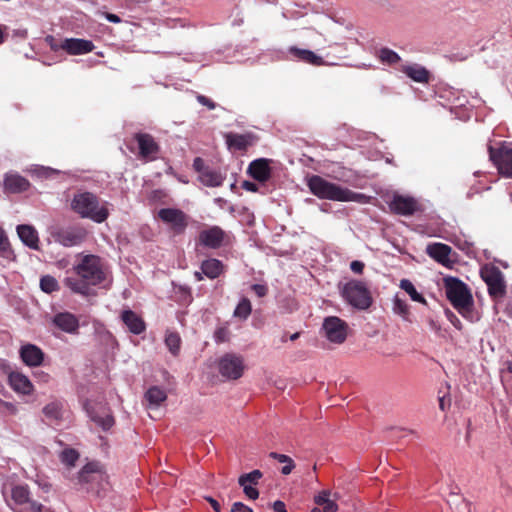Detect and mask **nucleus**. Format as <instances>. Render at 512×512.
<instances>
[{"instance_id":"4d7b16f0","label":"nucleus","mask_w":512,"mask_h":512,"mask_svg":"<svg viewBox=\"0 0 512 512\" xmlns=\"http://www.w3.org/2000/svg\"><path fill=\"white\" fill-rule=\"evenodd\" d=\"M322 507L323 512H335L337 510V504L330 499Z\"/></svg>"},{"instance_id":"9d476101","label":"nucleus","mask_w":512,"mask_h":512,"mask_svg":"<svg viewBox=\"0 0 512 512\" xmlns=\"http://www.w3.org/2000/svg\"><path fill=\"white\" fill-rule=\"evenodd\" d=\"M158 218L167 224L175 235L184 233L188 226L189 217L182 210L176 208H162L158 211Z\"/></svg>"},{"instance_id":"2f4dec72","label":"nucleus","mask_w":512,"mask_h":512,"mask_svg":"<svg viewBox=\"0 0 512 512\" xmlns=\"http://www.w3.org/2000/svg\"><path fill=\"white\" fill-rule=\"evenodd\" d=\"M145 398L150 405L158 407L162 402L167 399L166 392L158 386H152L145 393Z\"/></svg>"},{"instance_id":"412c9836","label":"nucleus","mask_w":512,"mask_h":512,"mask_svg":"<svg viewBox=\"0 0 512 512\" xmlns=\"http://www.w3.org/2000/svg\"><path fill=\"white\" fill-rule=\"evenodd\" d=\"M8 382L10 387L18 394L31 395L34 391V386L30 379L21 372H11L8 375Z\"/></svg>"},{"instance_id":"4be33fe9","label":"nucleus","mask_w":512,"mask_h":512,"mask_svg":"<svg viewBox=\"0 0 512 512\" xmlns=\"http://www.w3.org/2000/svg\"><path fill=\"white\" fill-rule=\"evenodd\" d=\"M270 162L271 160L266 158L256 159L249 164L248 173L253 179L266 182L271 177Z\"/></svg>"},{"instance_id":"052dcab7","label":"nucleus","mask_w":512,"mask_h":512,"mask_svg":"<svg viewBox=\"0 0 512 512\" xmlns=\"http://www.w3.org/2000/svg\"><path fill=\"white\" fill-rule=\"evenodd\" d=\"M427 322H428L430 329L435 331L436 333H438L441 330V325L439 324V322L437 320H435L433 318H429Z\"/></svg>"},{"instance_id":"393cba45","label":"nucleus","mask_w":512,"mask_h":512,"mask_svg":"<svg viewBox=\"0 0 512 512\" xmlns=\"http://www.w3.org/2000/svg\"><path fill=\"white\" fill-rule=\"evenodd\" d=\"M53 323L62 331L76 333L79 329V321L75 315L69 312L58 313L53 318Z\"/></svg>"},{"instance_id":"bb28decb","label":"nucleus","mask_w":512,"mask_h":512,"mask_svg":"<svg viewBox=\"0 0 512 512\" xmlns=\"http://www.w3.org/2000/svg\"><path fill=\"white\" fill-rule=\"evenodd\" d=\"M202 273L209 279H216L225 271L222 261L216 258L206 259L201 263Z\"/></svg>"},{"instance_id":"603ef678","label":"nucleus","mask_w":512,"mask_h":512,"mask_svg":"<svg viewBox=\"0 0 512 512\" xmlns=\"http://www.w3.org/2000/svg\"><path fill=\"white\" fill-rule=\"evenodd\" d=\"M231 512H253V510L242 502H235L232 504Z\"/></svg>"},{"instance_id":"79ce46f5","label":"nucleus","mask_w":512,"mask_h":512,"mask_svg":"<svg viewBox=\"0 0 512 512\" xmlns=\"http://www.w3.org/2000/svg\"><path fill=\"white\" fill-rule=\"evenodd\" d=\"M379 58L382 62L388 63L390 65L400 61V56L389 48H382L380 50Z\"/></svg>"},{"instance_id":"7c9ffc66","label":"nucleus","mask_w":512,"mask_h":512,"mask_svg":"<svg viewBox=\"0 0 512 512\" xmlns=\"http://www.w3.org/2000/svg\"><path fill=\"white\" fill-rule=\"evenodd\" d=\"M42 411L49 421L57 422L62 419L63 405L59 401H53L46 404Z\"/></svg>"},{"instance_id":"69168bd1","label":"nucleus","mask_w":512,"mask_h":512,"mask_svg":"<svg viewBox=\"0 0 512 512\" xmlns=\"http://www.w3.org/2000/svg\"><path fill=\"white\" fill-rule=\"evenodd\" d=\"M3 405L9 409L12 413L16 412V407L12 403L4 402Z\"/></svg>"},{"instance_id":"a18cd8bd","label":"nucleus","mask_w":512,"mask_h":512,"mask_svg":"<svg viewBox=\"0 0 512 512\" xmlns=\"http://www.w3.org/2000/svg\"><path fill=\"white\" fill-rule=\"evenodd\" d=\"M240 486L243 488V492L248 499L256 500L259 497V491L253 485L243 484Z\"/></svg>"},{"instance_id":"f8f14e48","label":"nucleus","mask_w":512,"mask_h":512,"mask_svg":"<svg viewBox=\"0 0 512 512\" xmlns=\"http://www.w3.org/2000/svg\"><path fill=\"white\" fill-rule=\"evenodd\" d=\"M388 206L392 213L401 216H412L422 211V205L414 197L400 194H394Z\"/></svg>"},{"instance_id":"5fc2aeb1","label":"nucleus","mask_w":512,"mask_h":512,"mask_svg":"<svg viewBox=\"0 0 512 512\" xmlns=\"http://www.w3.org/2000/svg\"><path fill=\"white\" fill-rule=\"evenodd\" d=\"M364 263L358 260L352 261L350 264V268L354 273L361 274L364 270Z\"/></svg>"},{"instance_id":"20e7f679","label":"nucleus","mask_w":512,"mask_h":512,"mask_svg":"<svg viewBox=\"0 0 512 512\" xmlns=\"http://www.w3.org/2000/svg\"><path fill=\"white\" fill-rule=\"evenodd\" d=\"M444 288L447 299L466 319L472 321L474 300L468 286L456 277H445Z\"/></svg>"},{"instance_id":"9b49d317","label":"nucleus","mask_w":512,"mask_h":512,"mask_svg":"<svg viewBox=\"0 0 512 512\" xmlns=\"http://www.w3.org/2000/svg\"><path fill=\"white\" fill-rule=\"evenodd\" d=\"M244 368L243 357L234 353H227L219 360V372L227 379H239L243 375Z\"/></svg>"},{"instance_id":"423d86ee","label":"nucleus","mask_w":512,"mask_h":512,"mask_svg":"<svg viewBox=\"0 0 512 512\" xmlns=\"http://www.w3.org/2000/svg\"><path fill=\"white\" fill-rule=\"evenodd\" d=\"M488 152L499 174L512 178V143L501 142L499 147L489 145Z\"/></svg>"},{"instance_id":"c03bdc74","label":"nucleus","mask_w":512,"mask_h":512,"mask_svg":"<svg viewBox=\"0 0 512 512\" xmlns=\"http://www.w3.org/2000/svg\"><path fill=\"white\" fill-rule=\"evenodd\" d=\"M230 338V331L227 327H218L214 332V339L217 343L227 342Z\"/></svg>"},{"instance_id":"4468645a","label":"nucleus","mask_w":512,"mask_h":512,"mask_svg":"<svg viewBox=\"0 0 512 512\" xmlns=\"http://www.w3.org/2000/svg\"><path fill=\"white\" fill-rule=\"evenodd\" d=\"M133 139L138 144V156L140 158L145 159L146 161H153L157 159L160 146L152 135L139 132L134 134Z\"/></svg>"},{"instance_id":"8fccbe9b","label":"nucleus","mask_w":512,"mask_h":512,"mask_svg":"<svg viewBox=\"0 0 512 512\" xmlns=\"http://www.w3.org/2000/svg\"><path fill=\"white\" fill-rule=\"evenodd\" d=\"M193 168L199 175H201L209 167L205 165V162L202 158L196 157L193 161Z\"/></svg>"},{"instance_id":"5701e85b","label":"nucleus","mask_w":512,"mask_h":512,"mask_svg":"<svg viewBox=\"0 0 512 512\" xmlns=\"http://www.w3.org/2000/svg\"><path fill=\"white\" fill-rule=\"evenodd\" d=\"M11 501L13 502L12 506L10 503L9 506L14 510H21L25 505L31 506V502H35L30 498V491L27 485H15L11 488Z\"/></svg>"},{"instance_id":"a19ab883","label":"nucleus","mask_w":512,"mask_h":512,"mask_svg":"<svg viewBox=\"0 0 512 512\" xmlns=\"http://www.w3.org/2000/svg\"><path fill=\"white\" fill-rule=\"evenodd\" d=\"M40 288L45 293H52L59 289V285L54 277L45 275L40 279Z\"/></svg>"},{"instance_id":"aec40b11","label":"nucleus","mask_w":512,"mask_h":512,"mask_svg":"<svg viewBox=\"0 0 512 512\" xmlns=\"http://www.w3.org/2000/svg\"><path fill=\"white\" fill-rule=\"evenodd\" d=\"M4 192L18 194L30 188V182L18 173H6L4 176Z\"/></svg>"},{"instance_id":"49530a36","label":"nucleus","mask_w":512,"mask_h":512,"mask_svg":"<svg viewBox=\"0 0 512 512\" xmlns=\"http://www.w3.org/2000/svg\"><path fill=\"white\" fill-rule=\"evenodd\" d=\"M9 241L5 231L0 227V256L4 255L9 250Z\"/></svg>"},{"instance_id":"f704fd0d","label":"nucleus","mask_w":512,"mask_h":512,"mask_svg":"<svg viewBox=\"0 0 512 512\" xmlns=\"http://www.w3.org/2000/svg\"><path fill=\"white\" fill-rule=\"evenodd\" d=\"M89 415L91 420L100 426L104 431L109 430L115 423L113 416L110 414H105L102 416L94 412H89Z\"/></svg>"},{"instance_id":"680f3d73","label":"nucleus","mask_w":512,"mask_h":512,"mask_svg":"<svg viewBox=\"0 0 512 512\" xmlns=\"http://www.w3.org/2000/svg\"><path fill=\"white\" fill-rule=\"evenodd\" d=\"M205 500L211 505L215 512H219L220 504L218 503L217 500L210 496L205 497Z\"/></svg>"},{"instance_id":"a211bd4d","label":"nucleus","mask_w":512,"mask_h":512,"mask_svg":"<svg viewBox=\"0 0 512 512\" xmlns=\"http://www.w3.org/2000/svg\"><path fill=\"white\" fill-rule=\"evenodd\" d=\"M60 47L70 55H82L92 52L95 46L90 40L66 38L60 43Z\"/></svg>"},{"instance_id":"c9c22d12","label":"nucleus","mask_w":512,"mask_h":512,"mask_svg":"<svg viewBox=\"0 0 512 512\" xmlns=\"http://www.w3.org/2000/svg\"><path fill=\"white\" fill-rule=\"evenodd\" d=\"M252 311L251 302L248 298H242L234 310V316L246 320Z\"/></svg>"},{"instance_id":"338daca9","label":"nucleus","mask_w":512,"mask_h":512,"mask_svg":"<svg viewBox=\"0 0 512 512\" xmlns=\"http://www.w3.org/2000/svg\"><path fill=\"white\" fill-rule=\"evenodd\" d=\"M203 276H204V274L202 273V271L201 272H199V271H195L194 272V277H195V279L197 281H202L204 279Z\"/></svg>"},{"instance_id":"4c0bfd02","label":"nucleus","mask_w":512,"mask_h":512,"mask_svg":"<svg viewBox=\"0 0 512 512\" xmlns=\"http://www.w3.org/2000/svg\"><path fill=\"white\" fill-rule=\"evenodd\" d=\"M269 456L273 459L278 460L280 463H286V465L283 466L281 469V472L284 475L290 474L295 467L294 461L287 455L279 454L277 452H271Z\"/></svg>"},{"instance_id":"2eb2a0df","label":"nucleus","mask_w":512,"mask_h":512,"mask_svg":"<svg viewBox=\"0 0 512 512\" xmlns=\"http://www.w3.org/2000/svg\"><path fill=\"white\" fill-rule=\"evenodd\" d=\"M227 233L219 226H211L199 232L198 243L210 249H218L227 239Z\"/></svg>"},{"instance_id":"cd10ccee","label":"nucleus","mask_w":512,"mask_h":512,"mask_svg":"<svg viewBox=\"0 0 512 512\" xmlns=\"http://www.w3.org/2000/svg\"><path fill=\"white\" fill-rule=\"evenodd\" d=\"M290 53L297 58L299 61L311 64L313 66H321L324 64L322 57L316 55L313 51L307 49H300L297 47H291Z\"/></svg>"},{"instance_id":"7ed1b4c3","label":"nucleus","mask_w":512,"mask_h":512,"mask_svg":"<svg viewBox=\"0 0 512 512\" xmlns=\"http://www.w3.org/2000/svg\"><path fill=\"white\" fill-rule=\"evenodd\" d=\"M71 209L81 218L91 219L96 223H102L109 217L107 202L101 203L99 197L89 191L75 193L71 200Z\"/></svg>"},{"instance_id":"de8ad7c7","label":"nucleus","mask_w":512,"mask_h":512,"mask_svg":"<svg viewBox=\"0 0 512 512\" xmlns=\"http://www.w3.org/2000/svg\"><path fill=\"white\" fill-rule=\"evenodd\" d=\"M196 99L201 105L206 106L209 110H214L217 106L213 100L206 97L205 95L198 94Z\"/></svg>"},{"instance_id":"f03ea898","label":"nucleus","mask_w":512,"mask_h":512,"mask_svg":"<svg viewBox=\"0 0 512 512\" xmlns=\"http://www.w3.org/2000/svg\"><path fill=\"white\" fill-rule=\"evenodd\" d=\"M311 193L320 199L339 202L367 203L369 197L362 193L354 192L348 188L327 181L321 176L313 175L307 183Z\"/></svg>"},{"instance_id":"13d9d810","label":"nucleus","mask_w":512,"mask_h":512,"mask_svg":"<svg viewBox=\"0 0 512 512\" xmlns=\"http://www.w3.org/2000/svg\"><path fill=\"white\" fill-rule=\"evenodd\" d=\"M272 508L275 512H287L285 503L280 500L275 501Z\"/></svg>"},{"instance_id":"6e6d98bb","label":"nucleus","mask_w":512,"mask_h":512,"mask_svg":"<svg viewBox=\"0 0 512 512\" xmlns=\"http://www.w3.org/2000/svg\"><path fill=\"white\" fill-rule=\"evenodd\" d=\"M35 378L37 379L38 382H41V383H47L49 382L50 380V375L44 371H37L35 374H34Z\"/></svg>"},{"instance_id":"6ab92c4d","label":"nucleus","mask_w":512,"mask_h":512,"mask_svg":"<svg viewBox=\"0 0 512 512\" xmlns=\"http://www.w3.org/2000/svg\"><path fill=\"white\" fill-rule=\"evenodd\" d=\"M426 253L439 264L451 267L453 261L450 259L452 248L444 243H432L426 248Z\"/></svg>"},{"instance_id":"bf43d9fd","label":"nucleus","mask_w":512,"mask_h":512,"mask_svg":"<svg viewBox=\"0 0 512 512\" xmlns=\"http://www.w3.org/2000/svg\"><path fill=\"white\" fill-rule=\"evenodd\" d=\"M243 189L250 191V192H257L258 191V185L256 183L250 182V181H244L242 184Z\"/></svg>"},{"instance_id":"6e6552de","label":"nucleus","mask_w":512,"mask_h":512,"mask_svg":"<svg viewBox=\"0 0 512 512\" xmlns=\"http://www.w3.org/2000/svg\"><path fill=\"white\" fill-rule=\"evenodd\" d=\"M481 277L488 287L489 295L493 299H502L506 295V282L499 268L485 266L481 269Z\"/></svg>"},{"instance_id":"1a4fd4ad","label":"nucleus","mask_w":512,"mask_h":512,"mask_svg":"<svg viewBox=\"0 0 512 512\" xmlns=\"http://www.w3.org/2000/svg\"><path fill=\"white\" fill-rule=\"evenodd\" d=\"M55 242L64 247L82 244L88 237V230L80 225L58 228L51 233Z\"/></svg>"},{"instance_id":"e2e57ef3","label":"nucleus","mask_w":512,"mask_h":512,"mask_svg":"<svg viewBox=\"0 0 512 512\" xmlns=\"http://www.w3.org/2000/svg\"><path fill=\"white\" fill-rule=\"evenodd\" d=\"M104 16L111 23H120L121 22L120 17L116 14L105 12Z\"/></svg>"},{"instance_id":"0e129e2a","label":"nucleus","mask_w":512,"mask_h":512,"mask_svg":"<svg viewBox=\"0 0 512 512\" xmlns=\"http://www.w3.org/2000/svg\"><path fill=\"white\" fill-rule=\"evenodd\" d=\"M46 41L49 43L51 50L58 51L61 49L60 44H57L53 36H48Z\"/></svg>"},{"instance_id":"a878e982","label":"nucleus","mask_w":512,"mask_h":512,"mask_svg":"<svg viewBox=\"0 0 512 512\" xmlns=\"http://www.w3.org/2000/svg\"><path fill=\"white\" fill-rule=\"evenodd\" d=\"M17 234L26 246L34 250H39V236L33 226L26 224L18 225Z\"/></svg>"},{"instance_id":"3c124183","label":"nucleus","mask_w":512,"mask_h":512,"mask_svg":"<svg viewBox=\"0 0 512 512\" xmlns=\"http://www.w3.org/2000/svg\"><path fill=\"white\" fill-rule=\"evenodd\" d=\"M251 289L258 297H264L268 293V287L262 284H253Z\"/></svg>"},{"instance_id":"dca6fc26","label":"nucleus","mask_w":512,"mask_h":512,"mask_svg":"<svg viewBox=\"0 0 512 512\" xmlns=\"http://www.w3.org/2000/svg\"><path fill=\"white\" fill-rule=\"evenodd\" d=\"M226 145L231 151H246L258 141V136L252 132L238 134L229 132L224 135Z\"/></svg>"},{"instance_id":"37998d69","label":"nucleus","mask_w":512,"mask_h":512,"mask_svg":"<svg viewBox=\"0 0 512 512\" xmlns=\"http://www.w3.org/2000/svg\"><path fill=\"white\" fill-rule=\"evenodd\" d=\"M15 512H53L50 508L45 507L41 503L35 501L31 502V506H25V508L21 510H16L14 508Z\"/></svg>"},{"instance_id":"0eeeda50","label":"nucleus","mask_w":512,"mask_h":512,"mask_svg":"<svg viewBox=\"0 0 512 512\" xmlns=\"http://www.w3.org/2000/svg\"><path fill=\"white\" fill-rule=\"evenodd\" d=\"M79 482L88 484L87 490L99 493V488L103 489L107 482V475L99 462H89L80 470Z\"/></svg>"},{"instance_id":"f257e3e1","label":"nucleus","mask_w":512,"mask_h":512,"mask_svg":"<svg viewBox=\"0 0 512 512\" xmlns=\"http://www.w3.org/2000/svg\"><path fill=\"white\" fill-rule=\"evenodd\" d=\"M75 276L66 277L64 284L77 294L88 296L91 287L106 280V270L102 259L93 254L85 255L73 268Z\"/></svg>"},{"instance_id":"f3484780","label":"nucleus","mask_w":512,"mask_h":512,"mask_svg":"<svg viewBox=\"0 0 512 512\" xmlns=\"http://www.w3.org/2000/svg\"><path fill=\"white\" fill-rule=\"evenodd\" d=\"M21 360L26 366L38 367L44 361V352L38 346L27 343L21 346L19 350Z\"/></svg>"},{"instance_id":"c85d7f7f","label":"nucleus","mask_w":512,"mask_h":512,"mask_svg":"<svg viewBox=\"0 0 512 512\" xmlns=\"http://www.w3.org/2000/svg\"><path fill=\"white\" fill-rule=\"evenodd\" d=\"M402 72L418 83H428L430 79L429 71L417 64L403 66Z\"/></svg>"},{"instance_id":"b1692460","label":"nucleus","mask_w":512,"mask_h":512,"mask_svg":"<svg viewBox=\"0 0 512 512\" xmlns=\"http://www.w3.org/2000/svg\"><path fill=\"white\" fill-rule=\"evenodd\" d=\"M121 320L127 326L129 331L135 335H139L146 330L144 320L130 309L122 311Z\"/></svg>"},{"instance_id":"09e8293b","label":"nucleus","mask_w":512,"mask_h":512,"mask_svg":"<svg viewBox=\"0 0 512 512\" xmlns=\"http://www.w3.org/2000/svg\"><path fill=\"white\" fill-rule=\"evenodd\" d=\"M446 317L450 321V323L457 329L462 330L463 325L460 319L450 310L446 311Z\"/></svg>"},{"instance_id":"864d4df0","label":"nucleus","mask_w":512,"mask_h":512,"mask_svg":"<svg viewBox=\"0 0 512 512\" xmlns=\"http://www.w3.org/2000/svg\"><path fill=\"white\" fill-rule=\"evenodd\" d=\"M329 500V492L322 491L315 497V503L319 506H323Z\"/></svg>"},{"instance_id":"774afa93","label":"nucleus","mask_w":512,"mask_h":512,"mask_svg":"<svg viewBox=\"0 0 512 512\" xmlns=\"http://www.w3.org/2000/svg\"><path fill=\"white\" fill-rule=\"evenodd\" d=\"M439 407L442 411L445 410V402H444V397H441L439 398Z\"/></svg>"},{"instance_id":"e433bc0d","label":"nucleus","mask_w":512,"mask_h":512,"mask_svg":"<svg viewBox=\"0 0 512 512\" xmlns=\"http://www.w3.org/2000/svg\"><path fill=\"white\" fill-rule=\"evenodd\" d=\"M393 311L401 316L404 320L410 321V309L405 300L396 296L393 301Z\"/></svg>"},{"instance_id":"ea45409f","label":"nucleus","mask_w":512,"mask_h":512,"mask_svg":"<svg viewBox=\"0 0 512 512\" xmlns=\"http://www.w3.org/2000/svg\"><path fill=\"white\" fill-rule=\"evenodd\" d=\"M60 459L62 463L69 467H72L79 459V453L73 448H67L61 452Z\"/></svg>"},{"instance_id":"473e14b6","label":"nucleus","mask_w":512,"mask_h":512,"mask_svg":"<svg viewBox=\"0 0 512 512\" xmlns=\"http://www.w3.org/2000/svg\"><path fill=\"white\" fill-rule=\"evenodd\" d=\"M400 288L403 289L410 297L413 301L415 302H419V303H422V304H426V299L423 297L422 294H420L415 286L413 285V283L408 280V279H402L400 281Z\"/></svg>"},{"instance_id":"39448f33","label":"nucleus","mask_w":512,"mask_h":512,"mask_svg":"<svg viewBox=\"0 0 512 512\" xmlns=\"http://www.w3.org/2000/svg\"><path fill=\"white\" fill-rule=\"evenodd\" d=\"M342 296L351 306L359 310H367L373 303L369 288L359 280L348 281L343 286Z\"/></svg>"},{"instance_id":"58836bf2","label":"nucleus","mask_w":512,"mask_h":512,"mask_svg":"<svg viewBox=\"0 0 512 512\" xmlns=\"http://www.w3.org/2000/svg\"><path fill=\"white\" fill-rule=\"evenodd\" d=\"M262 476H263L262 472L260 470L256 469V470L251 471L250 473L242 474L238 478V484L239 485L248 484V485L256 486L259 483V480L262 478Z\"/></svg>"},{"instance_id":"c756f323","label":"nucleus","mask_w":512,"mask_h":512,"mask_svg":"<svg viewBox=\"0 0 512 512\" xmlns=\"http://www.w3.org/2000/svg\"><path fill=\"white\" fill-rule=\"evenodd\" d=\"M199 180L202 184L208 187H219L223 183V177L221 174L210 168L199 175Z\"/></svg>"},{"instance_id":"ddd939ff","label":"nucleus","mask_w":512,"mask_h":512,"mask_svg":"<svg viewBox=\"0 0 512 512\" xmlns=\"http://www.w3.org/2000/svg\"><path fill=\"white\" fill-rule=\"evenodd\" d=\"M323 330L327 339L335 344H342L347 338V323L336 316L325 318L323 322Z\"/></svg>"},{"instance_id":"72a5a7b5","label":"nucleus","mask_w":512,"mask_h":512,"mask_svg":"<svg viewBox=\"0 0 512 512\" xmlns=\"http://www.w3.org/2000/svg\"><path fill=\"white\" fill-rule=\"evenodd\" d=\"M165 344L174 356L179 354L181 338L177 332H168L165 336Z\"/></svg>"}]
</instances>
